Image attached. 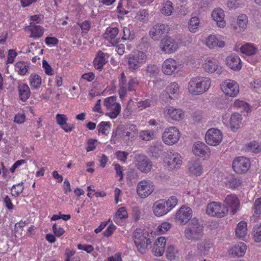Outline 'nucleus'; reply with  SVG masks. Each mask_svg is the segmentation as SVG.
I'll return each mask as SVG.
<instances>
[{"label": "nucleus", "instance_id": "obj_15", "mask_svg": "<svg viewBox=\"0 0 261 261\" xmlns=\"http://www.w3.org/2000/svg\"><path fill=\"white\" fill-rule=\"evenodd\" d=\"M250 167V161L244 157L239 156L234 159L232 163L234 171L238 174L246 173Z\"/></svg>", "mask_w": 261, "mask_h": 261}, {"label": "nucleus", "instance_id": "obj_29", "mask_svg": "<svg viewBox=\"0 0 261 261\" xmlns=\"http://www.w3.org/2000/svg\"><path fill=\"white\" fill-rule=\"evenodd\" d=\"M149 234L147 232L141 228H137L133 233V240L135 245H139L141 241H144L148 238Z\"/></svg>", "mask_w": 261, "mask_h": 261}, {"label": "nucleus", "instance_id": "obj_31", "mask_svg": "<svg viewBox=\"0 0 261 261\" xmlns=\"http://www.w3.org/2000/svg\"><path fill=\"white\" fill-rule=\"evenodd\" d=\"M242 53L248 56L255 55L257 51V47L252 43H246L240 47Z\"/></svg>", "mask_w": 261, "mask_h": 261}, {"label": "nucleus", "instance_id": "obj_58", "mask_svg": "<svg viewBox=\"0 0 261 261\" xmlns=\"http://www.w3.org/2000/svg\"><path fill=\"white\" fill-rule=\"evenodd\" d=\"M234 106L237 108H240L248 111L249 110L248 104L244 101L236 100L234 102Z\"/></svg>", "mask_w": 261, "mask_h": 261}, {"label": "nucleus", "instance_id": "obj_54", "mask_svg": "<svg viewBox=\"0 0 261 261\" xmlns=\"http://www.w3.org/2000/svg\"><path fill=\"white\" fill-rule=\"evenodd\" d=\"M146 72L147 75L153 76H156L159 73V69L156 65L150 64L147 66Z\"/></svg>", "mask_w": 261, "mask_h": 261}, {"label": "nucleus", "instance_id": "obj_18", "mask_svg": "<svg viewBox=\"0 0 261 261\" xmlns=\"http://www.w3.org/2000/svg\"><path fill=\"white\" fill-rule=\"evenodd\" d=\"M192 151L195 155L204 159L208 158L211 154L210 148L200 141L196 142L193 144Z\"/></svg>", "mask_w": 261, "mask_h": 261}, {"label": "nucleus", "instance_id": "obj_9", "mask_svg": "<svg viewBox=\"0 0 261 261\" xmlns=\"http://www.w3.org/2000/svg\"><path fill=\"white\" fill-rule=\"evenodd\" d=\"M180 137L179 130L174 126H171L165 129L162 135L163 142L168 145L176 144Z\"/></svg>", "mask_w": 261, "mask_h": 261}, {"label": "nucleus", "instance_id": "obj_63", "mask_svg": "<svg viewBox=\"0 0 261 261\" xmlns=\"http://www.w3.org/2000/svg\"><path fill=\"white\" fill-rule=\"evenodd\" d=\"M240 6V0H228L227 6L229 9H236Z\"/></svg>", "mask_w": 261, "mask_h": 261}, {"label": "nucleus", "instance_id": "obj_32", "mask_svg": "<svg viewBox=\"0 0 261 261\" xmlns=\"http://www.w3.org/2000/svg\"><path fill=\"white\" fill-rule=\"evenodd\" d=\"M128 217V214L125 207L119 208L113 218L114 221L117 224L121 225L123 219H126Z\"/></svg>", "mask_w": 261, "mask_h": 261}, {"label": "nucleus", "instance_id": "obj_30", "mask_svg": "<svg viewBox=\"0 0 261 261\" xmlns=\"http://www.w3.org/2000/svg\"><path fill=\"white\" fill-rule=\"evenodd\" d=\"M19 97L22 101H27L30 96V89L25 84H19L18 86Z\"/></svg>", "mask_w": 261, "mask_h": 261}, {"label": "nucleus", "instance_id": "obj_3", "mask_svg": "<svg viewBox=\"0 0 261 261\" xmlns=\"http://www.w3.org/2000/svg\"><path fill=\"white\" fill-rule=\"evenodd\" d=\"M177 198L172 196L168 200L160 199L155 201L152 205L153 214L157 217H161L167 214L177 204Z\"/></svg>", "mask_w": 261, "mask_h": 261}, {"label": "nucleus", "instance_id": "obj_47", "mask_svg": "<svg viewBox=\"0 0 261 261\" xmlns=\"http://www.w3.org/2000/svg\"><path fill=\"white\" fill-rule=\"evenodd\" d=\"M199 19L197 17H192L189 22L188 28L192 33H196L199 25Z\"/></svg>", "mask_w": 261, "mask_h": 261}, {"label": "nucleus", "instance_id": "obj_20", "mask_svg": "<svg viewBox=\"0 0 261 261\" xmlns=\"http://www.w3.org/2000/svg\"><path fill=\"white\" fill-rule=\"evenodd\" d=\"M203 68L205 71L209 73L217 72V73L220 74L222 72V67L220 66L219 61L214 58L206 60L203 64Z\"/></svg>", "mask_w": 261, "mask_h": 261}, {"label": "nucleus", "instance_id": "obj_7", "mask_svg": "<svg viewBox=\"0 0 261 261\" xmlns=\"http://www.w3.org/2000/svg\"><path fill=\"white\" fill-rule=\"evenodd\" d=\"M206 214L219 218L224 217L228 212V208L219 202H212L206 206Z\"/></svg>", "mask_w": 261, "mask_h": 261}, {"label": "nucleus", "instance_id": "obj_11", "mask_svg": "<svg viewBox=\"0 0 261 261\" xmlns=\"http://www.w3.org/2000/svg\"><path fill=\"white\" fill-rule=\"evenodd\" d=\"M221 89L226 95L230 97H236L239 93L238 84L232 80H226L222 82Z\"/></svg>", "mask_w": 261, "mask_h": 261}, {"label": "nucleus", "instance_id": "obj_62", "mask_svg": "<svg viewBox=\"0 0 261 261\" xmlns=\"http://www.w3.org/2000/svg\"><path fill=\"white\" fill-rule=\"evenodd\" d=\"M53 231L56 237H60L65 232L64 230L61 227H58L55 223L53 226Z\"/></svg>", "mask_w": 261, "mask_h": 261}, {"label": "nucleus", "instance_id": "obj_46", "mask_svg": "<svg viewBox=\"0 0 261 261\" xmlns=\"http://www.w3.org/2000/svg\"><path fill=\"white\" fill-rule=\"evenodd\" d=\"M166 91L173 98H175L178 94L179 91V87L178 84L175 82H172L166 88Z\"/></svg>", "mask_w": 261, "mask_h": 261}, {"label": "nucleus", "instance_id": "obj_40", "mask_svg": "<svg viewBox=\"0 0 261 261\" xmlns=\"http://www.w3.org/2000/svg\"><path fill=\"white\" fill-rule=\"evenodd\" d=\"M163 145L161 142H156L151 145L149 148V151L152 156L158 158L162 151Z\"/></svg>", "mask_w": 261, "mask_h": 261}, {"label": "nucleus", "instance_id": "obj_41", "mask_svg": "<svg viewBox=\"0 0 261 261\" xmlns=\"http://www.w3.org/2000/svg\"><path fill=\"white\" fill-rule=\"evenodd\" d=\"M151 241L150 239L148 238L145 239L144 241H141L139 245H136L138 251L142 254L145 253L150 247Z\"/></svg>", "mask_w": 261, "mask_h": 261}, {"label": "nucleus", "instance_id": "obj_42", "mask_svg": "<svg viewBox=\"0 0 261 261\" xmlns=\"http://www.w3.org/2000/svg\"><path fill=\"white\" fill-rule=\"evenodd\" d=\"M139 137L143 141H149L155 138V134L152 130H144L140 132Z\"/></svg>", "mask_w": 261, "mask_h": 261}, {"label": "nucleus", "instance_id": "obj_5", "mask_svg": "<svg viewBox=\"0 0 261 261\" xmlns=\"http://www.w3.org/2000/svg\"><path fill=\"white\" fill-rule=\"evenodd\" d=\"M139 84V82L137 78H132L127 83L124 73L122 72L119 80V89L118 91L121 99L123 100L125 98L127 91H135Z\"/></svg>", "mask_w": 261, "mask_h": 261}, {"label": "nucleus", "instance_id": "obj_17", "mask_svg": "<svg viewBox=\"0 0 261 261\" xmlns=\"http://www.w3.org/2000/svg\"><path fill=\"white\" fill-rule=\"evenodd\" d=\"M170 31L168 25L164 23H158L154 25L149 31L150 37L154 40H159L162 36L167 34Z\"/></svg>", "mask_w": 261, "mask_h": 261}, {"label": "nucleus", "instance_id": "obj_26", "mask_svg": "<svg viewBox=\"0 0 261 261\" xmlns=\"http://www.w3.org/2000/svg\"><path fill=\"white\" fill-rule=\"evenodd\" d=\"M166 246V239L164 237H159L155 242L152 251L154 254L157 256H162Z\"/></svg>", "mask_w": 261, "mask_h": 261}, {"label": "nucleus", "instance_id": "obj_53", "mask_svg": "<svg viewBox=\"0 0 261 261\" xmlns=\"http://www.w3.org/2000/svg\"><path fill=\"white\" fill-rule=\"evenodd\" d=\"M110 126L111 123L110 122H101L97 126L99 133H101L102 135H107L108 133L107 132L110 128Z\"/></svg>", "mask_w": 261, "mask_h": 261}, {"label": "nucleus", "instance_id": "obj_33", "mask_svg": "<svg viewBox=\"0 0 261 261\" xmlns=\"http://www.w3.org/2000/svg\"><path fill=\"white\" fill-rule=\"evenodd\" d=\"M28 30L31 32L30 37L34 38H39L41 37L43 34V29L40 25H37L33 22H31L28 26Z\"/></svg>", "mask_w": 261, "mask_h": 261}, {"label": "nucleus", "instance_id": "obj_37", "mask_svg": "<svg viewBox=\"0 0 261 261\" xmlns=\"http://www.w3.org/2000/svg\"><path fill=\"white\" fill-rule=\"evenodd\" d=\"M246 246L243 242H240L234 245L230 250L232 255L242 256H243L246 250Z\"/></svg>", "mask_w": 261, "mask_h": 261}, {"label": "nucleus", "instance_id": "obj_34", "mask_svg": "<svg viewBox=\"0 0 261 261\" xmlns=\"http://www.w3.org/2000/svg\"><path fill=\"white\" fill-rule=\"evenodd\" d=\"M248 24V18L245 14H241L238 17L237 24L235 29L240 32L244 31L247 28Z\"/></svg>", "mask_w": 261, "mask_h": 261}, {"label": "nucleus", "instance_id": "obj_55", "mask_svg": "<svg viewBox=\"0 0 261 261\" xmlns=\"http://www.w3.org/2000/svg\"><path fill=\"white\" fill-rule=\"evenodd\" d=\"M261 214V197L256 199L254 204L253 217H258Z\"/></svg>", "mask_w": 261, "mask_h": 261}, {"label": "nucleus", "instance_id": "obj_1", "mask_svg": "<svg viewBox=\"0 0 261 261\" xmlns=\"http://www.w3.org/2000/svg\"><path fill=\"white\" fill-rule=\"evenodd\" d=\"M204 227L196 218L191 220L184 231L185 239L191 242L202 240L204 235Z\"/></svg>", "mask_w": 261, "mask_h": 261}, {"label": "nucleus", "instance_id": "obj_2", "mask_svg": "<svg viewBox=\"0 0 261 261\" xmlns=\"http://www.w3.org/2000/svg\"><path fill=\"white\" fill-rule=\"evenodd\" d=\"M211 86V80L210 78L195 76L190 80L188 85V90L192 95H198L206 92Z\"/></svg>", "mask_w": 261, "mask_h": 261}, {"label": "nucleus", "instance_id": "obj_59", "mask_svg": "<svg viewBox=\"0 0 261 261\" xmlns=\"http://www.w3.org/2000/svg\"><path fill=\"white\" fill-rule=\"evenodd\" d=\"M56 122L57 124L61 126L63 124H65L66 121H68V118L64 114H58L56 116Z\"/></svg>", "mask_w": 261, "mask_h": 261}, {"label": "nucleus", "instance_id": "obj_50", "mask_svg": "<svg viewBox=\"0 0 261 261\" xmlns=\"http://www.w3.org/2000/svg\"><path fill=\"white\" fill-rule=\"evenodd\" d=\"M23 184V182L21 181L12 186L11 188V194L12 196L16 197L22 192L24 189Z\"/></svg>", "mask_w": 261, "mask_h": 261}, {"label": "nucleus", "instance_id": "obj_36", "mask_svg": "<svg viewBox=\"0 0 261 261\" xmlns=\"http://www.w3.org/2000/svg\"><path fill=\"white\" fill-rule=\"evenodd\" d=\"M247 234V223L245 221L240 222L236 229V236L240 239H243Z\"/></svg>", "mask_w": 261, "mask_h": 261}, {"label": "nucleus", "instance_id": "obj_12", "mask_svg": "<svg viewBox=\"0 0 261 261\" xmlns=\"http://www.w3.org/2000/svg\"><path fill=\"white\" fill-rule=\"evenodd\" d=\"M223 135L221 132L216 128H211L206 132L205 136L206 142L211 146H217L222 141Z\"/></svg>", "mask_w": 261, "mask_h": 261}, {"label": "nucleus", "instance_id": "obj_21", "mask_svg": "<svg viewBox=\"0 0 261 261\" xmlns=\"http://www.w3.org/2000/svg\"><path fill=\"white\" fill-rule=\"evenodd\" d=\"M205 45L211 49L217 48H223L226 44L221 38H218L216 35H211L205 40Z\"/></svg>", "mask_w": 261, "mask_h": 261}, {"label": "nucleus", "instance_id": "obj_64", "mask_svg": "<svg viewBox=\"0 0 261 261\" xmlns=\"http://www.w3.org/2000/svg\"><path fill=\"white\" fill-rule=\"evenodd\" d=\"M161 99L165 103L169 102L173 97L166 91H164L160 95Z\"/></svg>", "mask_w": 261, "mask_h": 261}, {"label": "nucleus", "instance_id": "obj_8", "mask_svg": "<svg viewBox=\"0 0 261 261\" xmlns=\"http://www.w3.org/2000/svg\"><path fill=\"white\" fill-rule=\"evenodd\" d=\"M179 47V43L170 36H165L160 41V48L165 54H172Z\"/></svg>", "mask_w": 261, "mask_h": 261}, {"label": "nucleus", "instance_id": "obj_57", "mask_svg": "<svg viewBox=\"0 0 261 261\" xmlns=\"http://www.w3.org/2000/svg\"><path fill=\"white\" fill-rule=\"evenodd\" d=\"M171 226L169 223L164 222L161 225H159L157 228L156 231L160 234L167 232L170 228Z\"/></svg>", "mask_w": 261, "mask_h": 261}, {"label": "nucleus", "instance_id": "obj_14", "mask_svg": "<svg viewBox=\"0 0 261 261\" xmlns=\"http://www.w3.org/2000/svg\"><path fill=\"white\" fill-rule=\"evenodd\" d=\"M135 164L142 172H149L152 166L151 161L144 154H137L135 157Z\"/></svg>", "mask_w": 261, "mask_h": 261}, {"label": "nucleus", "instance_id": "obj_56", "mask_svg": "<svg viewBox=\"0 0 261 261\" xmlns=\"http://www.w3.org/2000/svg\"><path fill=\"white\" fill-rule=\"evenodd\" d=\"M248 147L255 153H258L261 150V143L253 141L248 144Z\"/></svg>", "mask_w": 261, "mask_h": 261}, {"label": "nucleus", "instance_id": "obj_22", "mask_svg": "<svg viewBox=\"0 0 261 261\" xmlns=\"http://www.w3.org/2000/svg\"><path fill=\"white\" fill-rule=\"evenodd\" d=\"M109 55L99 50L97 52L93 61V65L96 69L101 70L103 66L108 62Z\"/></svg>", "mask_w": 261, "mask_h": 261}, {"label": "nucleus", "instance_id": "obj_28", "mask_svg": "<svg viewBox=\"0 0 261 261\" xmlns=\"http://www.w3.org/2000/svg\"><path fill=\"white\" fill-rule=\"evenodd\" d=\"M138 133V129L137 126L131 124L123 131L122 137L124 140H133L137 136Z\"/></svg>", "mask_w": 261, "mask_h": 261}, {"label": "nucleus", "instance_id": "obj_24", "mask_svg": "<svg viewBox=\"0 0 261 261\" xmlns=\"http://www.w3.org/2000/svg\"><path fill=\"white\" fill-rule=\"evenodd\" d=\"M226 205L231 208V213L234 215L239 208L240 201L237 197L234 195H227L224 200Z\"/></svg>", "mask_w": 261, "mask_h": 261}, {"label": "nucleus", "instance_id": "obj_43", "mask_svg": "<svg viewBox=\"0 0 261 261\" xmlns=\"http://www.w3.org/2000/svg\"><path fill=\"white\" fill-rule=\"evenodd\" d=\"M118 32L119 30L118 28L109 27L106 29L105 33L103 34V37L108 40L114 39L118 35Z\"/></svg>", "mask_w": 261, "mask_h": 261}, {"label": "nucleus", "instance_id": "obj_60", "mask_svg": "<svg viewBox=\"0 0 261 261\" xmlns=\"http://www.w3.org/2000/svg\"><path fill=\"white\" fill-rule=\"evenodd\" d=\"M42 66L46 74L48 75H52L54 74V71L51 67L46 60L43 61Z\"/></svg>", "mask_w": 261, "mask_h": 261}, {"label": "nucleus", "instance_id": "obj_35", "mask_svg": "<svg viewBox=\"0 0 261 261\" xmlns=\"http://www.w3.org/2000/svg\"><path fill=\"white\" fill-rule=\"evenodd\" d=\"M242 121V117L239 113H233L231 115L230 120L229 124L231 129L233 131H236L240 127V124Z\"/></svg>", "mask_w": 261, "mask_h": 261}, {"label": "nucleus", "instance_id": "obj_4", "mask_svg": "<svg viewBox=\"0 0 261 261\" xmlns=\"http://www.w3.org/2000/svg\"><path fill=\"white\" fill-rule=\"evenodd\" d=\"M128 69L132 72L137 71L147 61V56L146 53L138 50L127 57Z\"/></svg>", "mask_w": 261, "mask_h": 261}, {"label": "nucleus", "instance_id": "obj_13", "mask_svg": "<svg viewBox=\"0 0 261 261\" xmlns=\"http://www.w3.org/2000/svg\"><path fill=\"white\" fill-rule=\"evenodd\" d=\"M167 168L170 171H176L179 169L182 161L181 155L177 152H170L165 160Z\"/></svg>", "mask_w": 261, "mask_h": 261}, {"label": "nucleus", "instance_id": "obj_39", "mask_svg": "<svg viewBox=\"0 0 261 261\" xmlns=\"http://www.w3.org/2000/svg\"><path fill=\"white\" fill-rule=\"evenodd\" d=\"M29 83L32 88L37 89L41 87L42 79L36 73H32L29 76Z\"/></svg>", "mask_w": 261, "mask_h": 261}, {"label": "nucleus", "instance_id": "obj_61", "mask_svg": "<svg viewBox=\"0 0 261 261\" xmlns=\"http://www.w3.org/2000/svg\"><path fill=\"white\" fill-rule=\"evenodd\" d=\"M151 101L149 99L140 100L137 102V106L141 110L146 109L151 106Z\"/></svg>", "mask_w": 261, "mask_h": 261}, {"label": "nucleus", "instance_id": "obj_38", "mask_svg": "<svg viewBox=\"0 0 261 261\" xmlns=\"http://www.w3.org/2000/svg\"><path fill=\"white\" fill-rule=\"evenodd\" d=\"M189 170L191 174L200 176L203 173L202 166L197 162H192L189 164Z\"/></svg>", "mask_w": 261, "mask_h": 261}, {"label": "nucleus", "instance_id": "obj_49", "mask_svg": "<svg viewBox=\"0 0 261 261\" xmlns=\"http://www.w3.org/2000/svg\"><path fill=\"white\" fill-rule=\"evenodd\" d=\"M252 235L253 239L256 242L261 241V225H255L252 230Z\"/></svg>", "mask_w": 261, "mask_h": 261}, {"label": "nucleus", "instance_id": "obj_27", "mask_svg": "<svg viewBox=\"0 0 261 261\" xmlns=\"http://www.w3.org/2000/svg\"><path fill=\"white\" fill-rule=\"evenodd\" d=\"M224 13L221 8H216L212 13V17L217 22V24L220 28H224L226 23L224 20Z\"/></svg>", "mask_w": 261, "mask_h": 261}, {"label": "nucleus", "instance_id": "obj_48", "mask_svg": "<svg viewBox=\"0 0 261 261\" xmlns=\"http://www.w3.org/2000/svg\"><path fill=\"white\" fill-rule=\"evenodd\" d=\"M15 68L18 73L24 75L28 71V64L24 62H19L16 64Z\"/></svg>", "mask_w": 261, "mask_h": 261}, {"label": "nucleus", "instance_id": "obj_52", "mask_svg": "<svg viewBox=\"0 0 261 261\" xmlns=\"http://www.w3.org/2000/svg\"><path fill=\"white\" fill-rule=\"evenodd\" d=\"M177 250L173 245L168 246L166 250V256L169 260H172L175 258Z\"/></svg>", "mask_w": 261, "mask_h": 261}, {"label": "nucleus", "instance_id": "obj_44", "mask_svg": "<svg viewBox=\"0 0 261 261\" xmlns=\"http://www.w3.org/2000/svg\"><path fill=\"white\" fill-rule=\"evenodd\" d=\"M173 11V4L170 1H167L163 4L161 10L162 14L166 16H170Z\"/></svg>", "mask_w": 261, "mask_h": 261}, {"label": "nucleus", "instance_id": "obj_10", "mask_svg": "<svg viewBox=\"0 0 261 261\" xmlns=\"http://www.w3.org/2000/svg\"><path fill=\"white\" fill-rule=\"evenodd\" d=\"M154 186L152 181L149 180H142L137 186V193L141 198H145L153 191Z\"/></svg>", "mask_w": 261, "mask_h": 261}, {"label": "nucleus", "instance_id": "obj_45", "mask_svg": "<svg viewBox=\"0 0 261 261\" xmlns=\"http://www.w3.org/2000/svg\"><path fill=\"white\" fill-rule=\"evenodd\" d=\"M241 184V181L240 179L233 176L228 177L226 181V186L231 189H235L238 188Z\"/></svg>", "mask_w": 261, "mask_h": 261}, {"label": "nucleus", "instance_id": "obj_25", "mask_svg": "<svg viewBox=\"0 0 261 261\" xmlns=\"http://www.w3.org/2000/svg\"><path fill=\"white\" fill-rule=\"evenodd\" d=\"M165 112L171 119L175 121H179L184 118L185 114L180 109H176L170 107L165 109Z\"/></svg>", "mask_w": 261, "mask_h": 261}, {"label": "nucleus", "instance_id": "obj_51", "mask_svg": "<svg viewBox=\"0 0 261 261\" xmlns=\"http://www.w3.org/2000/svg\"><path fill=\"white\" fill-rule=\"evenodd\" d=\"M149 13L148 11L145 9L139 10L136 14V19L142 21L146 22L148 20Z\"/></svg>", "mask_w": 261, "mask_h": 261}, {"label": "nucleus", "instance_id": "obj_23", "mask_svg": "<svg viewBox=\"0 0 261 261\" xmlns=\"http://www.w3.org/2000/svg\"><path fill=\"white\" fill-rule=\"evenodd\" d=\"M226 64L231 69L239 71L242 67L241 61L240 57L236 55H230L225 59Z\"/></svg>", "mask_w": 261, "mask_h": 261}, {"label": "nucleus", "instance_id": "obj_6", "mask_svg": "<svg viewBox=\"0 0 261 261\" xmlns=\"http://www.w3.org/2000/svg\"><path fill=\"white\" fill-rule=\"evenodd\" d=\"M115 96H110L105 98L103 105L108 112L107 115L111 119L116 118L121 111L120 105L116 101Z\"/></svg>", "mask_w": 261, "mask_h": 261}, {"label": "nucleus", "instance_id": "obj_19", "mask_svg": "<svg viewBox=\"0 0 261 261\" xmlns=\"http://www.w3.org/2000/svg\"><path fill=\"white\" fill-rule=\"evenodd\" d=\"M179 64L173 59L168 58L162 64V72L166 75H171L178 69Z\"/></svg>", "mask_w": 261, "mask_h": 261}, {"label": "nucleus", "instance_id": "obj_16", "mask_svg": "<svg viewBox=\"0 0 261 261\" xmlns=\"http://www.w3.org/2000/svg\"><path fill=\"white\" fill-rule=\"evenodd\" d=\"M192 216V209L188 206L182 205L177 212L175 219L177 222L181 224H185L189 221Z\"/></svg>", "mask_w": 261, "mask_h": 261}]
</instances>
